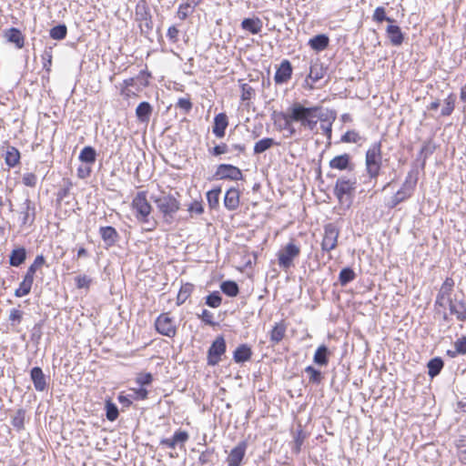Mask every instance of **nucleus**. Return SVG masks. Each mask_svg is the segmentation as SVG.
I'll use <instances>...</instances> for the list:
<instances>
[{
	"mask_svg": "<svg viewBox=\"0 0 466 466\" xmlns=\"http://www.w3.org/2000/svg\"><path fill=\"white\" fill-rule=\"evenodd\" d=\"M373 21L377 23H382L383 21H387L389 23H393L395 20L386 15V11L383 6H378L373 13L372 15Z\"/></svg>",
	"mask_w": 466,
	"mask_h": 466,
	"instance_id": "de8ad7c7",
	"label": "nucleus"
},
{
	"mask_svg": "<svg viewBox=\"0 0 466 466\" xmlns=\"http://www.w3.org/2000/svg\"><path fill=\"white\" fill-rule=\"evenodd\" d=\"M339 229L334 223H328L324 226V235L321 241V249L329 252L338 246Z\"/></svg>",
	"mask_w": 466,
	"mask_h": 466,
	"instance_id": "1a4fd4ad",
	"label": "nucleus"
},
{
	"mask_svg": "<svg viewBox=\"0 0 466 466\" xmlns=\"http://www.w3.org/2000/svg\"><path fill=\"white\" fill-rule=\"evenodd\" d=\"M306 438V434L303 432L302 430H299L295 436H294V447H293V451L295 453H299L301 450V446L303 444V441Z\"/></svg>",
	"mask_w": 466,
	"mask_h": 466,
	"instance_id": "603ef678",
	"label": "nucleus"
},
{
	"mask_svg": "<svg viewBox=\"0 0 466 466\" xmlns=\"http://www.w3.org/2000/svg\"><path fill=\"white\" fill-rule=\"evenodd\" d=\"M329 44V38L325 34H319L309 40V46L310 48L317 52L325 50Z\"/></svg>",
	"mask_w": 466,
	"mask_h": 466,
	"instance_id": "a878e982",
	"label": "nucleus"
},
{
	"mask_svg": "<svg viewBox=\"0 0 466 466\" xmlns=\"http://www.w3.org/2000/svg\"><path fill=\"white\" fill-rule=\"evenodd\" d=\"M193 285L187 283L183 285L177 297V304L182 305L190 296L193 291Z\"/></svg>",
	"mask_w": 466,
	"mask_h": 466,
	"instance_id": "ea45409f",
	"label": "nucleus"
},
{
	"mask_svg": "<svg viewBox=\"0 0 466 466\" xmlns=\"http://www.w3.org/2000/svg\"><path fill=\"white\" fill-rule=\"evenodd\" d=\"M214 176L217 179L241 180L243 178L241 170L230 164L218 165Z\"/></svg>",
	"mask_w": 466,
	"mask_h": 466,
	"instance_id": "ddd939ff",
	"label": "nucleus"
},
{
	"mask_svg": "<svg viewBox=\"0 0 466 466\" xmlns=\"http://www.w3.org/2000/svg\"><path fill=\"white\" fill-rule=\"evenodd\" d=\"M193 11L194 9H192V5L189 3V0H184L178 6L177 17L180 20H186Z\"/></svg>",
	"mask_w": 466,
	"mask_h": 466,
	"instance_id": "79ce46f5",
	"label": "nucleus"
},
{
	"mask_svg": "<svg viewBox=\"0 0 466 466\" xmlns=\"http://www.w3.org/2000/svg\"><path fill=\"white\" fill-rule=\"evenodd\" d=\"M300 255V247L294 240L283 246L277 253L278 264L280 268L287 271L294 267V260Z\"/></svg>",
	"mask_w": 466,
	"mask_h": 466,
	"instance_id": "0eeeda50",
	"label": "nucleus"
},
{
	"mask_svg": "<svg viewBox=\"0 0 466 466\" xmlns=\"http://www.w3.org/2000/svg\"><path fill=\"white\" fill-rule=\"evenodd\" d=\"M25 411L23 409L16 410L15 414L12 418V425L17 431L24 429Z\"/></svg>",
	"mask_w": 466,
	"mask_h": 466,
	"instance_id": "a18cd8bd",
	"label": "nucleus"
},
{
	"mask_svg": "<svg viewBox=\"0 0 466 466\" xmlns=\"http://www.w3.org/2000/svg\"><path fill=\"white\" fill-rule=\"evenodd\" d=\"M350 165V156L347 153L336 156L329 161V167L339 170H346Z\"/></svg>",
	"mask_w": 466,
	"mask_h": 466,
	"instance_id": "c85d7f7f",
	"label": "nucleus"
},
{
	"mask_svg": "<svg viewBox=\"0 0 466 466\" xmlns=\"http://www.w3.org/2000/svg\"><path fill=\"white\" fill-rule=\"evenodd\" d=\"M152 112L153 106L147 101L139 103L136 108V116L141 123H148Z\"/></svg>",
	"mask_w": 466,
	"mask_h": 466,
	"instance_id": "393cba45",
	"label": "nucleus"
},
{
	"mask_svg": "<svg viewBox=\"0 0 466 466\" xmlns=\"http://www.w3.org/2000/svg\"><path fill=\"white\" fill-rule=\"evenodd\" d=\"M239 205V191L235 187L229 188L224 198V206L227 209L232 211L238 208Z\"/></svg>",
	"mask_w": 466,
	"mask_h": 466,
	"instance_id": "4be33fe9",
	"label": "nucleus"
},
{
	"mask_svg": "<svg viewBox=\"0 0 466 466\" xmlns=\"http://www.w3.org/2000/svg\"><path fill=\"white\" fill-rule=\"evenodd\" d=\"M222 292L229 297H236L239 292L238 285L232 280L223 281L220 285Z\"/></svg>",
	"mask_w": 466,
	"mask_h": 466,
	"instance_id": "f704fd0d",
	"label": "nucleus"
},
{
	"mask_svg": "<svg viewBox=\"0 0 466 466\" xmlns=\"http://www.w3.org/2000/svg\"><path fill=\"white\" fill-rule=\"evenodd\" d=\"M135 19L138 23L141 35L148 38L153 31L154 23L146 0H139L136 5Z\"/></svg>",
	"mask_w": 466,
	"mask_h": 466,
	"instance_id": "39448f33",
	"label": "nucleus"
},
{
	"mask_svg": "<svg viewBox=\"0 0 466 466\" xmlns=\"http://www.w3.org/2000/svg\"><path fill=\"white\" fill-rule=\"evenodd\" d=\"M454 110V98L452 97V95H450L445 99V106L441 109V116H448L451 115V113Z\"/></svg>",
	"mask_w": 466,
	"mask_h": 466,
	"instance_id": "5fc2aeb1",
	"label": "nucleus"
},
{
	"mask_svg": "<svg viewBox=\"0 0 466 466\" xmlns=\"http://www.w3.org/2000/svg\"><path fill=\"white\" fill-rule=\"evenodd\" d=\"M228 151H229V147L225 143H221L219 145L215 146L213 148L208 149L209 154L214 157H218L222 154L228 153Z\"/></svg>",
	"mask_w": 466,
	"mask_h": 466,
	"instance_id": "13d9d810",
	"label": "nucleus"
},
{
	"mask_svg": "<svg viewBox=\"0 0 466 466\" xmlns=\"http://www.w3.org/2000/svg\"><path fill=\"white\" fill-rule=\"evenodd\" d=\"M356 278V274L351 268H344L340 270L339 275V281L341 286H346Z\"/></svg>",
	"mask_w": 466,
	"mask_h": 466,
	"instance_id": "e433bc0d",
	"label": "nucleus"
},
{
	"mask_svg": "<svg viewBox=\"0 0 466 466\" xmlns=\"http://www.w3.org/2000/svg\"><path fill=\"white\" fill-rule=\"evenodd\" d=\"M4 35L8 42L15 44L16 48L21 49L24 47L25 36L18 28L11 27L5 31Z\"/></svg>",
	"mask_w": 466,
	"mask_h": 466,
	"instance_id": "412c9836",
	"label": "nucleus"
},
{
	"mask_svg": "<svg viewBox=\"0 0 466 466\" xmlns=\"http://www.w3.org/2000/svg\"><path fill=\"white\" fill-rule=\"evenodd\" d=\"M79 160L85 164L92 165L96 162V149L91 146L85 147L78 157Z\"/></svg>",
	"mask_w": 466,
	"mask_h": 466,
	"instance_id": "72a5a7b5",
	"label": "nucleus"
},
{
	"mask_svg": "<svg viewBox=\"0 0 466 466\" xmlns=\"http://www.w3.org/2000/svg\"><path fill=\"white\" fill-rule=\"evenodd\" d=\"M356 189V179H350L346 177H340L337 179L334 187V195L340 203L343 202L346 196H352Z\"/></svg>",
	"mask_w": 466,
	"mask_h": 466,
	"instance_id": "9d476101",
	"label": "nucleus"
},
{
	"mask_svg": "<svg viewBox=\"0 0 466 466\" xmlns=\"http://www.w3.org/2000/svg\"><path fill=\"white\" fill-rule=\"evenodd\" d=\"M156 329L163 336L173 338L177 333L174 320L167 314L159 315L155 322Z\"/></svg>",
	"mask_w": 466,
	"mask_h": 466,
	"instance_id": "f8f14e48",
	"label": "nucleus"
},
{
	"mask_svg": "<svg viewBox=\"0 0 466 466\" xmlns=\"http://www.w3.org/2000/svg\"><path fill=\"white\" fill-rule=\"evenodd\" d=\"M221 302L222 297L218 291H214L206 297V304L210 308H218Z\"/></svg>",
	"mask_w": 466,
	"mask_h": 466,
	"instance_id": "09e8293b",
	"label": "nucleus"
},
{
	"mask_svg": "<svg viewBox=\"0 0 466 466\" xmlns=\"http://www.w3.org/2000/svg\"><path fill=\"white\" fill-rule=\"evenodd\" d=\"M91 282V278L86 275H78L75 278V283L77 289H88Z\"/></svg>",
	"mask_w": 466,
	"mask_h": 466,
	"instance_id": "3c124183",
	"label": "nucleus"
},
{
	"mask_svg": "<svg viewBox=\"0 0 466 466\" xmlns=\"http://www.w3.org/2000/svg\"><path fill=\"white\" fill-rule=\"evenodd\" d=\"M450 314L455 316L456 319L461 322L466 321V301L463 299H452L449 304Z\"/></svg>",
	"mask_w": 466,
	"mask_h": 466,
	"instance_id": "a211bd4d",
	"label": "nucleus"
},
{
	"mask_svg": "<svg viewBox=\"0 0 466 466\" xmlns=\"http://www.w3.org/2000/svg\"><path fill=\"white\" fill-rule=\"evenodd\" d=\"M277 143L273 138L265 137L258 140L254 146V154H261L266 150L269 149L271 147L276 145Z\"/></svg>",
	"mask_w": 466,
	"mask_h": 466,
	"instance_id": "c9c22d12",
	"label": "nucleus"
},
{
	"mask_svg": "<svg viewBox=\"0 0 466 466\" xmlns=\"http://www.w3.org/2000/svg\"><path fill=\"white\" fill-rule=\"evenodd\" d=\"M132 208L136 211V218L141 223H149L152 207L147 199V192L139 191L132 200Z\"/></svg>",
	"mask_w": 466,
	"mask_h": 466,
	"instance_id": "6e6552de",
	"label": "nucleus"
},
{
	"mask_svg": "<svg viewBox=\"0 0 466 466\" xmlns=\"http://www.w3.org/2000/svg\"><path fill=\"white\" fill-rule=\"evenodd\" d=\"M20 152L16 147L7 146L5 154V162L9 167L17 166L20 163Z\"/></svg>",
	"mask_w": 466,
	"mask_h": 466,
	"instance_id": "7c9ffc66",
	"label": "nucleus"
},
{
	"mask_svg": "<svg viewBox=\"0 0 466 466\" xmlns=\"http://www.w3.org/2000/svg\"><path fill=\"white\" fill-rule=\"evenodd\" d=\"M177 107L183 109L185 113H187L192 108V103L188 98L181 97L177 103Z\"/></svg>",
	"mask_w": 466,
	"mask_h": 466,
	"instance_id": "0e129e2a",
	"label": "nucleus"
},
{
	"mask_svg": "<svg viewBox=\"0 0 466 466\" xmlns=\"http://www.w3.org/2000/svg\"><path fill=\"white\" fill-rule=\"evenodd\" d=\"M198 319H200L205 324L214 327L217 323L214 321L213 313L208 309H203L201 314L198 315Z\"/></svg>",
	"mask_w": 466,
	"mask_h": 466,
	"instance_id": "4d7b16f0",
	"label": "nucleus"
},
{
	"mask_svg": "<svg viewBox=\"0 0 466 466\" xmlns=\"http://www.w3.org/2000/svg\"><path fill=\"white\" fill-rule=\"evenodd\" d=\"M187 210L190 213L200 215L204 212V208L201 202L196 200L189 205Z\"/></svg>",
	"mask_w": 466,
	"mask_h": 466,
	"instance_id": "338daca9",
	"label": "nucleus"
},
{
	"mask_svg": "<svg viewBox=\"0 0 466 466\" xmlns=\"http://www.w3.org/2000/svg\"><path fill=\"white\" fill-rule=\"evenodd\" d=\"M262 26V21L258 17L245 18L241 22L242 29L253 35L258 34L261 31Z\"/></svg>",
	"mask_w": 466,
	"mask_h": 466,
	"instance_id": "cd10ccee",
	"label": "nucleus"
},
{
	"mask_svg": "<svg viewBox=\"0 0 466 466\" xmlns=\"http://www.w3.org/2000/svg\"><path fill=\"white\" fill-rule=\"evenodd\" d=\"M247 442L246 441H240L236 447H234L228 458H227V463L228 466H240L241 462L245 457L246 450H247Z\"/></svg>",
	"mask_w": 466,
	"mask_h": 466,
	"instance_id": "2eb2a0df",
	"label": "nucleus"
},
{
	"mask_svg": "<svg viewBox=\"0 0 466 466\" xmlns=\"http://www.w3.org/2000/svg\"><path fill=\"white\" fill-rule=\"evenodd\" d=\"M417 182L418 170L416 168H412L407 174L400 188L390 198L387 207L390 208H394L400 203L410 198L415 191Z\"/></svg>",
	"mask_w": 466,
	"mask_h": 466,
	"instance_id": "20e7f679",
	"label": "nucleus"
},
{
	"mask_svg": "<svg viewBox=\"0 0 466 466\" xmlns=\"http://www.w3.org/2000/svg\"><path fill=\"white\" fill-rule=\"evenodd\" d=\"M283 118L287 126L291 122H299L303 128L313 131L318 121L326 122L328 120L327 113H324L322 106H305L299 102L293 103L283 114Z\"/></svg>",
	"mask_w": 466,
	"mask_h": 466,
	"instance_id": "f257e3e1",
	"label": "nucleus"
},
{
	"mask_svg": "<svg viewBox=\"0 0 466 466\" xmlns=\"http://www.w3.org/2000/svg\"><path fill=\"white\" fill-rule=\"evenodd\" d=\"M23 312L17 309H12L9 314V321L12 325L19 324L22 321Z\"/></svg>",
	"mask_w": 466,
	"mask_h": 466,
	"instance_id": "052dcab7",
	"label": "nucleus"
},
{
	"mask_svg": "<svg viewBox=\"0 0 466 466\" xmlns=\"http://www.w3.org/2000/svg\"><path fill=\"white\" fill-rule=\"evenodd\" d=\"M106 419L110 421L116 420L119 414L117 406L110 400L106 402Z\"/></svg>",
	"mask_w": 466,
	"mask_h": 466,
	"instance_id": "8fccbe9b",
	"label": "nucleus"
},
{
	"mask_svg": "<svg viewBox=\"0 0 466 466\" xmlns=\"http://www.w3.org/2000/svg\"><path fill=\"white\" fill-rule=\"evenodd\" d=\"M305 372L309 374V381L312 384H319L323 379L321 371L315 369L313 366H308L305 368Z\"/></svg>",
	"mask_w": 466,
	"mask_h": 466,
	"instance_id": "58836bf2",
	"label": "nucleus"
},
{
	"mask_svg": "<svg viewBox=\"0 0 466 466\" xmlns=\"http://www.w3.org/2000/svg\"><path fill=\"white\" fill-rule=\"evenodd\" d=\"M220 193V187L214 188L207 193V199L210 208H216L218 206Z\"/></svg>",
	"mask_w": 466,
	"mask_h": 466,
	"instance_id": "49530a36",
	"label": "nucleus"
},
{
	"mask_svg": "<svg viewBox=\"0 0 466 466\" xmlns=\"http://www.w3.org/2000/svg\"><path fill=\"white\" fill-rule=\"evenodd\" d=\"M26 258V251L25 248H15L9 257V263L13 267H19Z\"/></svg>",
	"mask_w": 466,
	"mask_h": 466,
	"instance_id": "2f4dec72",
	"label": "nucleus"
},
{
	"mask_svg": "<svg viewBox=\"0 0 466 466\" xmlns=\"http://www.w3.org/2000/svg\"><path fill=\"white\" fill-rule=\"evenodd\" d=\"M226 341L222 336H218L212 342L208 350V364L210 366L218 365L221 360V356L226 352Z\"/></svg>",
	"mask_w": 466,
	"mask_h": 466,
	"instance_id": "9b49d317",
	"label": "nucleus"
},
{
	"mask_svg": "<svg viewBox=\"0 0 466 466\" xmlns=\"http://www.w3.org/2000/svg\"><path fill=\"white\" fill-rule=\"evenodd\" d=\"M254 95L255 90L252 86L246 83L241 85V99L243 101L250 100Z\"/></svg>",
	"mask_w": 466,
	"mask_h": 466,
	"instance_id": "6e6d98bb",
	"label": "nucleus"
},
{
	"mask_svg": "<svg viewBox=\"0 0 466 466\" xmlns=\"http://www.w3.org/2000/svg\"><path fill=\"white\" fill-rule=\"evenodd\" d=\"M454 285H455V282H454L453 279L446 278L445 280L443 281L442 285L441 286L439 292L441 294H443L448 299H452L451 293L453 291Z\"/></svg>",
	"mask_w": 466,
	"mask_h": 466,
	"instance_id": "c03bdc74",
	"label": "nucleus"
},
{
	"mask_svg": "<svg viewBox=\"0 0 466 466\" xmlns=\"http://www.w3.org/2000/svg\"><path fill=\"white\" fill-rule=\"evenodd\" d=\"M324 76V69L319 63H315L310 66L309 73L308 77L312 80L313 83L318 82Z\"/></svg>",
	"mask_w": 466,
	"mask_h": 466,
	"instance_id": "4c0bfd02",
	"label": "nucleus"
},
{
	"mask_svg": "<svg viewBox=\"0 0 466 466\" xmlns=\"http://www.w3.org/2000/svg\"><path fill=\"white\" fill-rule=\"evenodd\" d=\"M454 348L456 349V352H459L461 355L466 354V335L454 342Z\"/></svg>",
	"mask_w": 466,
	"mask_h": 466,
	"instance_id": "680f3d73",
	"label": "nucleus"
},
{
	"mask_svg": "<svg viewBox=\"0 0 466 466\" xmlns=\"http://www.w3.org/2000/svg\"><path fill=\"white\" fill-rule=\"evenodd\" d=\"M213 455V451L207 449L202 451L199 455L198 461L201 465L208 464L211 461V457Z\"/></svg>",
	"mask_w": 466,
	"mask_h": 466,
	"instance_id": "69168bd1",
	"label": "nucleus"
},
{
	"mask_svg": "<svg viewBox=\"0 0 466 466\" xmlns=\"http://www.w3.org/2000/svg\"><path fill=\"white\" fill-rule=\"evenodd\" d=\"M151 198L162 214L164 220L171 223L176 213L180 209V202L177 197L171 193L161 192L157 196H152Z\"/></svg>",
	"mask_w": 466,
	"mask_h": 466,
	"instance_id": "7ed1b4c3",
	"label": "nucleus"
},
{
	"mask_svg": "<svg viewBox=\"0 0 466 466\" xmlns=\"http://www.w3.org/2000/svg\"><path fill=\"white\" fill-rule=\"evenodd\" d=\"M443 366H444V362H443L442 359L440 357H435V358L430 360V361L427 364L428 375L431 379H433L434 377H436L437 375L440 374V372L443 369Z\"/></svg>",
	"mask_w": 466,
	"mask_h": 466,
	"instance_id": "473e14b6",
	"label": "nucleus"
},
{
	"mask_svg": "<svg viewBox=\"0 0 466 466\" xmlns=\"http://www.w3.org/2000/svg\"><path fill=\"white\" fill-rule=\"evenodd\" d=\"M173 438L174 441L182 447L184 443L187 441L189 435L187 431L178 430L174 433Z\"/></svg>",
	"mask_w": 466,
	"mask_h": 466,
	"instance_id": "bf43d9fd",
	"label": "nucleus"
},
{
	"mask_svg": "<svg viewBox=\"0 0 466 466\" xmlns=\"http://www.w3.org/2000/svg\"><path fill=\"white\" fill-rule=\"evenodd\" d=\"M30 378L36 391H44L47 388L46 377L40 367H34L30 371Z\"/></svg>",
	"mask_w": 466,
	"mask_h": 466,
	"instance_id": "6ab92c4d",
	"label": "nucleus"
},
{
	"mask_svg": "<svg viewBox=\"0 0 466 466\" xmlns=\"http://www.w3.org/2000/svg\"><path fill=\"white\" fill-rule=\"evenodd\" d=\"M228 126V121L227 115L225 113H219L214 117L212 132L217 137L221 138L225 136Z\"/></svg>",
	"mask_w": 466,
	"mask_h": 466,
	"instance_id": "aec40b11",
	"label": "nucleus"
},
{
	"mask_svg": "<svg viewBox=\"0 0 466 466\" xmlns=\"http://www.w3.org/2000/svg\"><path fill=\"white\" fill-rule=\"evenodd\" d=\"M251 356V348L247 344H241L235 350L233 360L236 363H243L249 360Z\"/></svg>",
	"mask_w": 466,
	"mask_h": 466,
	"instance_id": "bb28decb",
	"label": "nucleus"
},
{
	"mask_svg": "<svg viewBox=\"0 0 466 466\" xmlns=\"http://www.w3.org/2000/svg\"><path fill=\"white\" fill-rule=\"evenodd\" d=\"M363 140H365V138L362 137L356 130H349L340 137V142L342 143L358 144Z\"/></svg>",
	"mask_w": 466,
	"mask_h": 466,
	"instance_id": "a19ab883",
	"label": "nucleus"
},
{
	"mask_svg": "<svg viewBox=\"0 0 466 466\" xmlns=\"http://www.w3.org/2000/svg\"><path fill=\"white\" fill-rule=\"evenodd\" d=\"M37 182V177L34 173H26L23 176V183L27 186L34 187Z\"/></svg>",
	"mask_w": 466,
	"mask_h": 466,
	"instance_id": "e2e57ef3",
	"label": "nucleus"
},
{
	"mask_svg": "<svg viewBox=\"0 0 466 466\" xmlns=\"http://www.w3.org/2000/svg\"><path fill=\"white\" fill-rule=\"evenodd\" d=\"M67 34V28L66 25H57L50 29V37L55 40H62L66 38Z\"/></svg>",
	"mask_w": 466,
	"mask_h": 466,
	"instance_id": "37998d69",
	"label": "nucleus"
},
{
	"mask_svg": "<svg viewBox=\"0 0 466 466\" xmlns=\"http://www.w3.org/2000/svg\"><path fill=\"white\" fill-rule=\"evenodd\" d=\"M292 71L291 63L288 59L282 60L274 76L275 83L277 85L287 83L292 76Z\"/></svg>",
	"mask_w": 466,
	"mask_h": 466,
	"instance_id": "4468645a",
	"label": "nucleus"
},
{
	"mask_svg": "<svg viewBox=\"0 0 466 466\" xmlns=\"http://www.w3.org/2000/svg\"><path fill=\"white\" fill-rule=\"evenodd\" d=\"M458 458L459 461L463 457V452L466 451V436H461L457 441Z\"/></svg>",
	"mask_w": 466,
	"mask_h": 466,
	"instance_id": "774afa93",
	"label": "nucleus"
},
{
	"mask_svg": "<svg viewBox=\"0 0 466 466\" xmlns=\"http://www.w3.org/2000/svg\"><path fill=\"white\" fill-rule=\"evenodd\" d=\"M98 232L106 248L114 247L120 238L116 229L111 226L100 227Z\"/></svg>",
	"mask_w": 466,
	"mask_h": 466,
	"instance_id": "dca6fc26",
	"label": "nucleus"
},
{
	"mask_svg": "<svg viewBox=\"0 0 466 466\" xmlns=\"http://www.w3.org/2000/svg\"><path fill=\"white\" fill-rule=\"evenodd\" d=\"M20 215L22 225L30 226L34 223L35 218V207L29 198H26L22 205Z\"/></svg>",
	"mask_w": 466,
	"mask_h": 466,
	"instance_id": "f3484780",
	"label": "nucleus"
},
{
	"mask_svg": "<svg viewBox=\"0 0 466 466\" xmlns=\"http://www.w3.org/2000/svg\"><path fill=\"white\" fill-rule=\"evenodd\" d=\"M386 33L392 46H399L403 43L404 35L400 26L389 25L386 28Z\"/></svg>",
	"mask_w": 466,
	"mask_h": 466,
	"instance_id": "5701e85b",
	"label": "nucleus"
},
{
	"mask_svg": "<svg viewBox=\"0 0 466 466\" xmlns=\"http://www.w3.org/2000/svg\"><path fill=\"white\" fill-rule=\"evenodd\" d=\"M330 355L331 352L329 348L322 344L317 348L313 356V361L319 366H327L329 364Z\"/></svg>",
	"mask_w": 466,
	"mask_h": 466,
	"instance_id": "b1692460",
	"label": "nucleus"
},
{
	"mask_svg": "<svg viewBox=\"0 0 466 466\" xmlns=\"http://www.w3.org/2000/svg\"><path fill=\"white\" fill-rule=\"evenodd\" d=\"M153 381V376L151 373H139L136 378V382L143 388V386L150 385Z\"/></svg>",
	"mask_w": 466,
	"mask_h": 466,
	"instance_id": "864d4df0",
	"label": "nucleus"
},
{
	"mask_svg": "<svg viewBox=\"0 0 466 466\" xmlns=\"http://www.w3.org/2000/svg\"><path fill=\"white\" fill-rule=\"evenodd\" d=\"M382 167L381 142H374L370 145L365 154V171L367 179L364 183L374 181L373 186L380 174Z\"/></svg>",
	"mask_w": 466,
	"mask_h": 466,
	"instance_id": "f03ea898",
	"label": "nucleus"
},
{
	"mask_svg": "<svg viewBox=\"0 0 466 466\" xmlns=\"http://www.w3.org/2000/svg\"><path fill=\"white\" fill-rule=\"evenodd\" d=\"M287 327L284 322H277L270 330V341L272 345L279 344L286 334Z\"/></svg>",
	"mask_w": 466,
	"mask_h": 466,
	"instance_id": "c756f323",
	"label": "nucleus"
},
{
	"mask_svg": "<svg viewBox=\"0 0 466 466\" xmlns=\"http://www.w3.org/2000/svg\"><path fill=\"white\" fill-rule=\"evenodd\" d=\"M45 262L46 260L43 255L36 256L34 262L29 266L19 288L15 290V296L16 298H22L30 293L34 282V275L36 270L45 264Z\"/></svg>",
	"mask_w": 466,
	"mask_h": 466,
	"instance_id": "423d86ee",
	"label": "nucleus"
}]
</instances>
